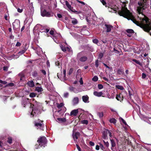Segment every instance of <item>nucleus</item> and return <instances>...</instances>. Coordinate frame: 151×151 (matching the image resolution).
<instances>
[{
  "instance_id": "nucleus-29",
  "label": "nucleus",
  "mask_w": 151,
  "mask_h": 151,
  "mask_svg": "<svg viewBox=\"0 0 151 151\" xmlns=\"http://www.w3.org/2000/svg\"><path fill=\"white\" fill-rule=\"evenodd\" d=\"M109 122L111 123L115 124L116 122V120L114 118H112L110 120Z\"/></svg>"
},
{
  "instance_id": "nucleus-32",
  "label": "nucleus",
  "mask_w": 151,
  "mask_h": 151,
  "mask_svg": "<svg viewBox=\"0 0 151 151\" xmlns=\"http://www.w3.org/2000/svg\"><path fill=\"white\" fill-rule=\"evenodd\" d=\"M99 145H100V148L102 150H103L104 151H105L106 150V148L103 145V144H101V143H99Z\"/></svg>"
},
{
  "instance_id": "nucleus-58",
  "label": "nucleus",
  "mask_w": 151,
  "mask_h": 151,
  "mask_svg": "<svg viewBox=\"0 0 151 151\" xmlns=\"http://www.w3.org/2000/svg\"><path fill=\"white\" fill-rule=\"evenodd\" d=\"M22 11L23 9H20V8H18L17 9V11L19 13H22Z\"/></svg>"
},
{
  "instance_id": "nucleus-12",
  "label": "nucleus",
  "mask_w": 151,
  "mask_h": 151,
  "mask_svg": "<svg viewBox=\"0 0 151 151\" xmlns=\"http://www.w3.org/2000/svg\"><path fill=\"white\" fill-rule=\"evenodd\" d=\"M78 112V109H74L70 113V116H76Z\"/></svg>"
},
{
  "instance_id": "nucleus-62",
  "label": "nucleus",
  "mask_w": 151,
  "mask_h": 151,
  "mask_svg": "<svg viewBox=\"0 0 151 151\" xmlns=\"http://www.w3.org/2000/svg\"><path fill=\"white\" fill-rule=\"evenodd\" d=\"M108 134L109 135V136L110 137H111V131H110L109 130H108Z\"/></svg>"
},
{
  "instance_id": "nucleus-49",
  "label": "nucleus",
  "mask_w": 151,
  "mask_h": 151,
  "mask_svg": "<svg viewBox=\"0 0 151 151\" xmlns=\"http://www.w3.org/2000/svg\"><path fill=\"white\" fill-rule=\"evenodd\" d=\"M21 45V43L19 42H17L15 46L17 47H20Z\"/></svg>"
},
{
  "instance_id": "nucleus-28",
  "label": "nucleus",
  "mask_w": 151,
  "mask_h": 151,
  "mask_svg": "<svg viewBox=\"0 0 151 151\" xmlns=\"http://www.w3.org/2000/svg\"><path fill=\"white\" fill-rule=\"evenodd\" d=\"M32 76L34 77H36L38 76V73L36 71H34L32 72Z\"/></svg>"
},
{
  "instance_id": "nucleus-9",
  "label": "nucleus",
  "mask_w": 151,
  "mask_h": 151,
  "mask_svg": "<svg viewBox=\"0 0 151 151\" xmlns=\"http://www.w3.org/2000/svg\"><path fill=\"white\" fill-rule=\"evenodd\" d=\"M39 121V122L35 121L34 124L35 126L37 128H40L42 126V123L43 121H41L40 120H38Z\"/></svg>"
},
{
  "instance_id": "nucleus-59",
  "label": "nucleus",
  "mask_w": 151,
  "mask_h": 151,
  "mask_svg": "<svg viewBox=\"0 0 151 151\" xmlns=\"http://www.w3.org/2000/svg\"><path fill=\"white\" fill-rule=\"evenodd\" d=\"M89 144L91 146H93L94 145V143L90 141Z\"/></svg>"
},
{
  "instance_id": "nucleus-5",
  "label": "nucleus",
  "mask_w": 151,
  "mask_h": 151,
  "mask_svg": "<svg viewBox=\"0 0 151 151\" xmlns=\"http://www.w3.org/2000/svg\"><path fill=\"white\" fill-rule=\"evenodd\" d=\"M76 59L81 62H85L87 60L88 58L86 56H84V53L82 51L77 54Z\"/></svg>"
},
{
  "instance_id": "nucleus-26",
  "label": "nucleus",
  "mask_w": 151,
  "mask_h": 151,
  "mask_svg": "<svg viewBox=\"0 0 151 151\" xmlns=\"http://www.w3.org/2000/svg\"><path fill=\"white\" fill-rule=\"evenodd\" d=\"M97 114L99 118H101L104 116V113L103 112H99Z\"/></svg>"
},
{
  "instance_id": "nucleus-13",
  "label": "nucleus",
  "mask_w": 151,
  "mask_h": 151,
  "mask_svg": "<svg viewBox=\"0 0 151 151\" xmlns=\"http://www.w3.org/2000/svg\"><path fill=\"white\" fill-rule=\"evenodd\" d=\"M72 104L73 105H75L77 104L79 102V99L78 97L74 98L72 101Z\"/></svg>"
},
{
  "instance_id": "nucleus-25",
  "label": "nucleus",
  "mask_w": 151,
  "mask_h": 151,
  "mask_svg": "<svg viewBox=\"0 0 151 151\" xmlns=\"http://www.w3.org/2000/svg\"><path fill=\"white\" fill-rule=\"evenodd\" d=\"M64 105V104L63 103H61L60 104L57 103V107L59 109H60Z\"/></svg>"
},
{
  "instance_id": "nucleus-17",
  "label": "nucleus",
  "mask_w": 151,
  "mask_h": 151,
  "mask_svg": "<svg viewBox=\"0 0 151 151\" xmlns=\"http://www.w3.org/2000/svg\"><path fill=\"white\" fill-rule=\"evenodd\" d=\"M82 98L83 101L85 103H86L88 100L89 97L87 95L86 96H82Z\"/></svg>"
},
{
  "instance_id": "nucleus-54",
  "label": "nucleus",
  "mask_w": 151,
  "mask_h": 151,
  "mask_svg": "<svg viewBox=\"0 0 151 151\" xmlns=\"http://www.w3.org/2000/svg\"><path fill=\"white\" fill-rule=\"evenodd\" d=\"M63 80H62V81H66V80H67V77H66V75H63Z\"/></svg>"
},
{
  "instance_id": "nucleus-45",
  "label": "nucleus",
  "mask_w": 151,
  "mask_h": 151,
  "mask_svg": "<svg viewBox=\"0 0 151 151\" xmlns=\"http://www.w3.org/2000/svg\"><path fill=\"white\" fill-rule=\"evenodd\" d=\"M61 49L64 52H65L66 51V48L65 47L63 46L61 47Z\"/></svg>"
},
{
  "instance_id": "nucleus-46",
  "label": "nucleus",
  "mask_w": 151,
  "mask_h": 151,
  "mask_svg": "<svg viewBox=\"0 0 151 151\" xmlns=\"http://www.w3.org/2000/svg\"><path fill=\"white\" fill-rule=\"evenodd\" d=\"M99 60H97L95 61V66L96 68H98L99 66Z\"/></svg>"
},
{
  "instance_id": "nucleus-4",
  "label": "nucleus",
  "mask_w": 151,
  "mask_h": 151,
  "mask_svg": "<svg viewBox=\"0 0 151 151\" xmlns=\"http://www.w3.org/2000/svg\"><path fill=\"white\" fill-rule=\"evenodd\" d=\"M118 13L120 16L127 18L130 15V12L126 7H122L121 10L118 11Z\"/></svg>"
},
{
  "instance_id": "nucleus-43",
  "label": "nucleus",
  "mask_w": 151,
  "mask_h": 151,
  "mask_svg": "<svg viewBox=\"0 0 151 151\" xmlns=\"http://www.w3.org/2000/svg\"><path fill=\"white\" fill-rule=\"evenodd\" d=\"M73 69L72 68H70L69 70V73H68V74L69 75H70L73 72Z\"/></svg>"
},
{
  "instance_id": "nucleus-24",
  "label": "nucleus",
  "mask_w": 151,
  "mask_h": 151,
  "mask_svg": "<svg viewBox=\"0 0 151 151\" xmlns=\"http://www.w3.org/2000/svg\"><path fill=\"white\" fill-rule=\"evenodd\" d=\"M72 23L74 25L78 23V21L75 18L72 19L71 21Z\"/></svg>"
},
{
  "instance_id": "nucleus-7",
  "label": "nucleus",
  "mask_w": 151,
  "mask_h": 151,
  "mask_svg": "<svg viewBox=\"0 0 151 151\" xmlns=\"http://www.w3.org/2000/svg\"><path fill=\"white\" fill-rule=\"evenodd\" d=\"M41 16L43 17H50L53 16V15H51L50 12H47L46 9H44L43 10H41Z\"/></svg>"
},
{
  "instance_id": "nucleus-56",
  "label": "nucleus",
  "mask_w": 151,
  "mask_h": 151,
  "mask_svg": "<svg viewBox=\"0 0 151 151\" xmlns=\"http://www.w3.org/2000/svg\"><path fill=\"white\" fill-rule=\"evenodd\" d=\"M76 146L77 148L78 149V150L79 151H81V149L79 146L78 144H76Z\"/></svg>"
},
{
  "instance_id": "nucleus-53",
  "label": "nucleus",
  "mask_w": 151,
  "mask_h": 151,
  "mask_svg": "<svg viewBox=\"0 0 151 151\" xmlns=\"http://www.w3.org/2000/svg\"><path fill=\"white\" fill-rule=\"evenodd\" d=\"M79 82L81 85H83V81L82 78H81L80 79Z\"/></svg>"
},
{
  "instance_id": "nucleus-48",
  "label": "nucleus",
  "mask_w": 151,
  "mask_h": 151,
  "mask_svg": "<svg viewBox=\"0 0 151 151\" xmlns=\"http://www.w3.org/2000/svg\"><path fill=\"white\" fill-rule=\"evenodd\" d=\"M69 93L68 92H66L64 93V96L65 98H67L68 96Z\"/></svg>"
},
{
  "instance_id": "nucleus-18",
  "label": "nucleus",
  "mask_w": 151,
  "mask_h": 151,
  "mask_svg": "<svg viewBox=\"0 0 151 151\" xmlns=\"http://www.w3.org/2000/svg\"><path fill=\"white\" fill-rule=\"evenodd\" d=\"M117 74L119 75H123L124 74V70L123 69H119L117 72Z\"/></svg>"
},
{
  "instance_id": "nucleus-55",
  "label": "nucleus",
  "mask_w": 151,
  "mask_h": 151,
  "mask_svg": "<svg viewBox=\"0 0 151 151\" xmlns=\"http://www.w3.org/2000/svg\"><path fill=\"white\" fill-rule=\"evenodd\" d=\"M50 33L51 35H53L54 34V31L53 30H51L50 31Z\"/></svg>"
},
{
  "instance_id": "nucleus-63",
  "label": "nucleus",
  "mask_w": 151,
  "mask_h": 151,
  "mask_svg": "<svg viewBox=\"0 0 151 151\" xmlns=\"http://www.w3.org/2000/svg\"><path fill=\"white\" fill-rule=\"evenodd\" d=\"M132 91L131 92L129 90L128 93H129V96H130V97H131V96L132 95Z\"/></svg>"
},
{
  "instance_id": "nucleus-35",
  "label": "nucleus",
  "mask_w": 151,
  "mask_h": 151,
  "mask_svg": "<svg viewBox=\"0 0 151 151\" xmlns=\"http://www.w3.org/2000/svg\"><path fill=\"white\" fill-rule=\"evenodd\" d=\"M104 56V54L100 52L99 53L98 55V59H101Z\"/></svg>"
},
{
  "instance_id": "nucleus-16",
  "label": "nucleus",
  "mask_w": 151,
  "mask_h": 151,
  "mask_svg": "<svg viewBox=\"0 0 151 151\" xmlns=\"http://www.w3.org/2000/svg\"><path fill=\"white\" fill-rule=\"evenodd\" d=\"M27 84L28 86L30 87H33L35 86L34 82L32 80L28 81Z\"/></svg>"
},
{
  "instance_id": "nucleus-33",
  "label": "nucleus",
  "mask_w": 151,
  "mask_h": 151,
  "mask_svg": "<svg viewBox=\"0 0 151 151\" xmlns=\"http://www.w3.org/2000/svg\"><path fill=\"white\" fill-rule=\"evenodd\" d=\"M116 87L118 89H120L121 90H123L124 89V87L121 86L120 85H116Z\"/></svg>"
},
{
  "instance_id": "nucleus-39",
  "label": "nucleus",
  "mask_w": 151,
  "mask_h": 151,
  "mask_svg": "<svg viewBox=\"0 0 151 151\" xmlns=\"http://www.w3.org/2000/svg\"><path fill=\"white\" fill-rule=\"evenodd\" d=\"M103 142L104 143V145H105L106 147L108 148L109 147V144L108 142H105L104 140H103Z\"/></svg>"
},
{
  "instance_id": "nucleus-20",
  "label": "nucleus",
  "mask_w": 151,
  "mask_h": 151,
  "mask_svg": "<svg viewBox=\"0 0 151 151\" xmlns=\"http://www.w3.org/2000/svg\"><path fill=\"white\" fill-rule=\"evenodd\" d=\"M35 90V91H37L38 92H40L42 91H43V89L41 87H39L37 86L36 87Z\"/></svg>"
},
{
  "instance_id": "nucleus-51",
  "label": "nucleus",
  "mask_w": 151,
  "mask_h": 151,
  "mask_svg": "<svg viewBox=\"0 0 151 151\" xmlns=\"http://www.w3.org/2000/svg\"><path fill=\"white\" fill-rule=\"evenodd\" d=\"M146 77V76L145 73H143L142 74V78L143 79H144Z\"/></svg>"
},
{
  "instance_id": "nucleus-2",
  "label": "nucleus",
  "mask_w": 151,
  "mask_h": 151,
  "mask_svg": "<svg viewBox=\"0 0 151 151\" xmlns=\"http://www.w3.org/2000/svg\"><path fill=\"white\" fill-rule=\"evenodd\" d=\"M37 142L39 145L36 144L35 145V148L36 149H38L42 147H45L46 146L47 140L45 137L41 136L38 138Z\"/></svg>"
},
{
  "instance_id": "nucleus-23",
  "label": "nucleus",
  "mask_w": 151,
  "mask_h": 151,
  "mask_svg": "<svg viewBox=\"0 0 151 151\" xmlns=\"http://www.w3.org/2000/svg\"><path fill=\"white\" fill-rule=\"evenodd\" d=\"M57 76L58 78H59L60 80L62 81V80H63V78L62 77V72H60V74H59V73H57Z\"/></svg>"
},
{
  "instance_id": "nucleus-37",
  "label": "nucleus",
  "mask_w": 151,
  "mask_h": 151,
  "mask_svg": "<svg viewBox=\"0 0 151 151\" xmlns=\"http://www.w3.org/2000/svg\"><path fill=\"white\" fill-rule=\"evenodd\" d=\"M40 71L41 73L44 76H46V71L44 69H40Z\"/></svg>"
},
{
  "instance_id": "nucleus-64",
  "label": "nucleus",
  "mask_w": 151,
  "mask_h": 151,
  "mask_svg": "<svg viewBox=\"0 0 151 151\" xmlns=\"http://www.w3.org/2000/svg\"><path fill=\"white\" fill-rule=\"evenodd\" d=\"M103 78L104 79V80L105 81H106L108 82H109V80L108 78H106L105 77H104Z\"/></svg>"
},
{
  "instance_id": "nucleus-3",
  "label": "nucleus",
  "mask_w": 151,
  "mask_h": 151,
  "mask_svg": "<svg viewBox=\"0 0 151 151\" xmlns=\"http://www.w3.org/2000/svg\"><path fill=\"white\" fill-rule=\"evenodd\" d=\"M139 6L137 7V10L139 14L142 13L143 10L147 8V1L146 0H140L138 3Z\"/></svg>"
},
{
  "instance_id": "nucleus-31",
  "label": "nucleus",
  "mask_w": 151,
  "mask_h": 151,
  "mask_svg": "<svg viewBox=\"0 0 151 151\" xmlns=\"http://www.w3.org/2000/svg\"><path fill=\"white\" fill-rule=\"evenodd\" d=\"M12 138L11 137H9L8 138L7 142L8 143L11 144L12 143Z\"/></svg>"
},
{
  "instance_id": "nucleus-15",
  "label": "nucleus",
  "mask_w": 151,
  "mask_h": 151,
  "mask_svg": "<svg viewBox=\"0 0 151 151\" xmlns=\"http://www.w3.org/2000/svg\"><path fill=\"white\" fill-rule=\"evenodd\" d=\"M93 93L94 95L99 97L101 96L103 94L102 92H98L96 91H94Z\"/></svg>"
},
{
  "instance_id": "nucleus-38",
  "label": "nucleus",
  "mask_w": 151,
  "mask_h": 151,
  "mask_svg": "<svg viewBox=\"0 0 151 151\" xmlns=\"http://www.w3.org/2000/svg\"><path fill=\"white\" fill-rule=\"evenodd\" d=\"M98 79V77L96 76H95L92 78V80L95 82L97 81Z\"/></svg>"
},
{
  "instance_id": "nucleus-19",
  "label": "nucleus",
  "mask_w": 151,
  "mask_h": 151,
  "mask_svg": "<svg viewBox=\"0 0 151 151\" xmlns=\"http://www.w3.org/2000/svg\"><path fill=\"white\" fill-rule=\"evenodd\" d=\"M57 120L60 122H65L66 121V119L65 118H58L57 119Z\"/></svg>"
},
{
  "instance_id": "nucleus-50",
  "label": "nucleus",
  "mask_w": 151,
  "mask_h": 151,
  "mask_svg": "<svg viewBox=\"0 0 151 151\" xmlns=\"http://www.w3.org/2000/svg\"><path fill=\"white\" fill-rule=\"evenodd\" d=\"M8 86L12 87L14 86V84L12 83H9L8 85Z\"/></svg>"
},
{
  "instance_id": "nucleus-47",
  "label": "nucleus",
  "mask_w": 151,
  "mask_h": 151,
  "mask_svg": "<svg viewBox=\"0 0 151 151\" xmlns=\"http://www.w3.org/2000/svg\"><path fill=\"white\" fill-rule=\"evenodd\" d=\"M55 64L56 65L58 66L59 68H60V63L58 61L56 62L55 63Z\"/></svg>"
},
{
  "instance_id": "nucleus-21",
  "label": "nucleus",
  "mask_w": 151,
  "mask_h": 151,
  "mask_svg": "<svg viewBox=\"0 0 151 151\" xmlns=\"http://www.w3.org/2000/svg\"><path fill=\"white\" fill-rule=\"evenodd\" d=\"M27 49L26 48H24L21 51H19L18 53V54H19V55H20L22 54H23L27 50Z\"/></svg>"
},
{
  "instance_id": "nucleus-30",
  "label": "nucleus",
  "mask_w": 151,
  "mask_h": 151,
  "mask_svg": "<svg viewBox=\"0 0 151 151\" xmlns=\"http://www.w3.org/2000/svg\"><path fill=\"white\" fill-rule=\"evenodd\" d=\"M80 135V133L79 132H76L74 134V135L73 136V137L74 138V137L76 138V139H78V136H79Z\"/></svg>"
},
{
  "instance_id": "nucleus-14",
  "label": "nucleus",
  "mask_w": 151,
  "mask_h": 151,
  "mask_svg": "<svg viewBox=\"0 0 151 151\" xmlns=\"http://www.w3.org/2000/svg\"><path fill=\"white\" fill-rule=\"evenodd\" d=\"M111 143V149L112 150H113V148L116 147V142L113 139H110Z\"/></svg>"
},
{
  "instance_id": "nucleus-1",
  "label": "nucleus",
  "mask_w": 151,
  "mask_h": 151,
  "mask_svg": "<svg viewBox=\"0 0 151 151\" xmlns=\"http://www.w3.org/2000/svg\"><path fill=\"white\" fill-rule=\"evenodd\" d=\"M135 24L139 26L146 32H149L151 29V23L149 18L144 16L143 18L140 17V22L137 21L134 17H132L130 19Z\"/></svg>"
},
{
  "instance_id": "nucleus-60",
  "label": "nucleus",
  "mask_w": 151,
  "mask_h": 151,
  "mask_svg": "<svg viewBox=\"0 0 151 151\" xmlns=\"http://www.w3.org/2000/svg\"><path fill=\"white\" fill-rule=\"evenodd\" d=\"M3 69L4 71H7L8 70V68L7 66H4L3 68Z\"/></svg>"
},
{
  "instance_id": "nucleus-10",
  "label": "nucleus",
  "mask_w": 151,
  "mask_h": 151,
  "mask_svg": "<svg viewBox=\"0 0 151 151\" xmlns=\"http://www.w3.org/2000/svg\"><path fill=\"white\" fill-rule=\"evenodd\" d=\"M105 27L104 29H106V32H109L111 31V29L113 28V27L111 25L105 24Z\"/></svg>"
},
{
  "instance_id": "nucleus-6",
  "label": "nucleus",
  "mask_w": 151,
  "mask_h": 151,
  "mask_svg": "<svg viewBox=\"0 0 151 151\" xmlns=\"http://www.w3.org/2000/svg\"><path fill=\"white\" fill-rule=\"evenodd\" d=\"M127 93L125 91H122L121 93L117 94L116 97V99L118 101L121 102L122 101L124 98L127 95Z\"/></svg>"
},
{
  "instance_id": "nucleus-40",
  "label": "nucleus",
  "mask_w": 151,
  "mask_h": 151,
  "mask_svg": "<svg viewBox=\"0 0 151 151\" xmlns=\"http://www.w3.org/2000/svg\"><path fill=\"white\" fill-rule=\"evenodd\" d=\"M132 61L135 62L136 63L139 65H141V63L139 61L136 60V59H133L132 60Z\"/></svg>"
},
{
  "instance_id": "nucleus-61",
  "label": "nucleus",
  "mask_w": 151,
  "mask_h": 151,
  "mask_svg": "<svg viewBox=\"0 0 151 151\" xmlns=\"http://www.w3.org/2000/svg\"><path fill=\"white\" fill-rule=\"evenodd\" d=\"M71 11L75 13L76 14H79L80 13L79 12H78L77 11L75 10V11H73V10L72 9H71Z\"/></svg>"
},
{
  "instance_id": "nucleus-52",
  "label": "nucleus",
  "mask_w": 151,
  "mask_h": 151,
  "mask_svg": "<svg viewBox=\"0 0 151 151\" xmlns=\"http://www.w3.org/2000/svg\"><path fill=\"white\" fill-rule=\"evenodd\" d=\"M101 41L103 42L104 43H106L107 42V40L106 38L105 39H103L101 40Z\"/></svg>"
},
{
  "instance_id": "nucleus-42",
  "label": "nucleus",
  "mask_w": 151,
  "mask_h": 151,
  "mask_svg": "<svg viewBox=\"0 0 151 151\" xmlns=\"http://www.w3.org/2000/svg\"><path fill=\"white\" fill-rule=\"evenodd\" d=\"M100 1L104 5H105L106 7H107V6L106 5V3L104 0H100Z\"/></svg>"
},
{
  "instance_id": "nucleus-57",
  "label": "nucleus",
  "mask_w": 151,
  "mask_h": 151,
  "mask_svg": "<svg viewBox=\"0 0 151 151\" xmlns=\"http://www.w3.org/2000/svg\"><path fill=\"white\" fill-rule=\"evenodd\" d=\"M57 15L58 17L59 18H61L62 17V14H57Z\"/></svg>"
},
{
  "instance_id": "nucleus-11",
  "label": "nucleus",
  "mask_w": 151,
  "mask_h": 151,
  "mask_svg": "<svg viewBox=\"0 0 151 151\" xmlns=\"http://www.w3.org/2000/svg\"><path fill=\"white\" fill-rule=\"evenodd\" d=\"M108 132V130L107 129H104L102 133V138L104 139H106L107 138V134Z\"/></svg>"
},
{
  "instance_id": "nucleus-27",
  "label": "nucleus",
  "mask_w": 151,
  "mask_h": 151,
  "mask_svg": "<svg viewBox=\"0 0 151 151\" xmlns=\"http://www.w3.org/2000/svg\"><path fill=\"white\" fill-rule=\"evenodd\" d=\"M126 32L129 34H132L134 33L133 30L131 29H128L126 30Z\"/></svg>"
},
{
  "instance_id": "nucleus-34",
  "label": "nucleus",
  "mask_w": 151,
  "mask_h": 151,
  "mask_svg": "<svg viewBox=\"0 0 151 151\" xmlns=\"http://www.w3.org/2000/svg\"><path fill=\"white\" fill-rule=\"evenodd\" d=\"M36 96V94L33 92L29 94V96L31 98L35 97Z\"/></svg>"
},
{
  "instance_id": "nucleus-36",
  "label": "nucleus",
  "mask_w": 151,
  "mask_h": 151,
  "mask_svg": "<svg viewBox=\"0 0 151 151\" xmlns=\"http://www.w3.org/2000/svg\"><path fill=\"white\" fill-rule=\"evenodd\" d=\"M81 123L83 124H86V125L88 124V122L87 120H84L81 121Z\"/></svg>"
},
{
  "instance_id": "nucleus-8",
  "label": "nucleus",
  "mask_w": 151,
  "mask_h": 151,
  "mask_svg": "<svg viewBox=\"0 0 151 151\" xmlns=\"http://www.w3.org/2000/svg\"><path fill=\"white\" fill-rule=\"evenodd\" d=\"M40 109L38 108L37 107H36L32 109V111L31 114L33 116L32 117H33L35 115L38 114H40Z\"/></svg>"
},
{
  "instance_id": "nucleus-44",
  "label": "nucleus",
  "mask_w": 151,
  "mask_h": 151,
  "mask_svg": "<svg viewBox=\"0 0 151 151\" xmlns=\"http://www.w3.org/2000/svg\"><path fill=\"white\" fill-rule=\"evenodd\" d=\"M98 88L99 89H101L103 88V86L101 84H99L98 85Z\"/></svg>"
},
{
  "instance_id": "nucleus-41",
  "label": "nucleus",
  "mask_w": 151,
  "mask_h": 151,
  "mask_svg": "<svg viewBox=\"0 0 151 151\" xmlns=\"http://www.w3.org/2000/svg\"><path fill=\"white\" fill-rule=\"evenodd\" d=\"M93 43L97 44L99 42V40L97 39H94L93 40Z\"/></svg>"
},
{
  "instance_id": "nucleus-22",
  "label": "nucleus",
  "mask_w": 151,
  "mask_h": 151,
  "mask_svg": "<svg viewBox=\"0 0 151 151\" xmlns=\"http://www.w3.org/2000/svg\"><path fill=\"white\" fill-rule=\"evenodd\" d=\"M65 4L67 6L68 8L70 10H71L72 9H73V8L69 4V3L67 1H65Z\"/></svg>"
}]
</instances>
